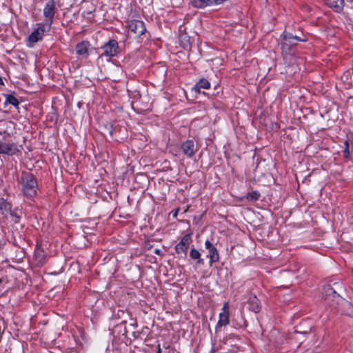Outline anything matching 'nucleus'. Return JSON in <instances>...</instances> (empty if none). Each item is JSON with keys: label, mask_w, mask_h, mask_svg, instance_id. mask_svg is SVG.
Returning <instances> with one entry per match:
<instances>
[{"label": "nucleus", "mask_w": 353, "mask_h": 353, "mask_svg": "<svg viewBox=\"0 0 353 353\" xmlns=\"http://www.w3.org/2000/svg\"><path fill=\"white\" fill-rule=\"evenodd\" d=\"M323 294L325 296V299L328 301L336 300L343 314L353 317V305L352 303L343 299L339 295L336 294V292L330 285H326L323 288Z\"/></svg>", "instance_id": "nucleus-1"}, {"label": "nucleus", "mask_w": 353, "mask_h": 353, "mask_svg": "<svg viewBox=\"0 0 353 353\" xmlns=\"http://www.w3.org/2000/svg\"><path fill=\"white\" fill-rule=\"evenodd\" d=\"M281 52L284 57L294 54L295 47L298 43L306 41L304 38L294 36L292 33L286 31H284L281 35Z\"/></svg>", "instance_id": "nucleus-2"}, {"label": "nucleus", "mask_w": 353, "mask_h": 353, "mask_svg": "<svg viewBox=\"0 0 353 353\" xmlns=\"http://www.w3.org/2000/svg\"><path fill=\"white\" fill-rule=\"evenodd\" d=\"M21 188L26 197L32 198L37 194L38 186L36 179L29 172H23L21 175Z\"/></svg>", "instance_id": "nucleus-3"}, {"label": "nucleus", "mask_w": 353, "mask_h": 353, "mask_svg": "<svg viewBox=\"0 0 353 353\" xmlns=\"http://www.w3.org/2000/svg\"><path fill=\"white\" fill-rule=\"evenodd\" d=\"M128 27L129 35L134 37H139L143 35L146 30L144 23L139 20L130 21Z\"/></svg>", "instance_id": "nucleus-4"}, {"label": "nucleus", "mask_w": 353, "mask_h": 353, "mask_svg": "<svg viewBox=\"0 0 353 353\" xmlns=\"http://www.w3.org/2000/svg\"><path fill=\"white\" fill-rule=\"evenodd\" d=\"M56 2L54 0L48 1L43 9V15L46 17V23L48 30H50L56 12Z\"/></svg>", "instance_id": "nucleus-5"}, {"label": "nucleus", "mask_w": 353, "mask_h": 353, "mask_svg": "<svg viewBox=\"0 0 353 353\" xmlns=\"http://www.w3.org/2000/svg\"><path fill=\"white\" fill-rule=\"evenodd\" d=\"M103 52L101 56L113 57L119 52L118 42L114 39H111L105 43L102 47Z\"/></svg>", "instance_id": "nucleus-6"}, {"label": "nucleus", "mask_w": 353, "mask_h": 353, "mask_svg": "<svg viewBox=\"0 0 353 353\" xmlns=\"http://www.w3.org/2000/svg\"><path fill=\"white\" fill-rule=\"evenodd\" d=\"M192 242L190 234H185L175 246V251L178 254L186 256L190 244Z\"/></svg>", "instance_id": "nucleus-7"}, {"label": "nucleus", "mask_w": 353, "mask_h": 353, "mask_svg": "<svg viewBox=\"0 0 353 353\" xmlns=\"http://www.w3.org/2000/svg\"><path fill=\"white\" fill-rule=\"evenodd\" d=\"M230 305L228 302H225L222 312L219 314V319L217 326L223 327L229 324Z\"/></svg>", "instance_id": "nucleus-8"}, {"label": "nucleus", "mask_w": 353, "mask_h": 353, "mask_svg": "<svg viewBox=\"0 0 353 353\" xmlns=\"http://www.w3.org/2000/svg\"><path fill=\"white\" fill-rule=\"evenodd\" d=\"M47 26L43 23L38 24V28L28 37V41L31 43H36L41 40L43 33L46 32Z\"/></svg>", "instance_id": "nucleus-9"}, {"label": "nucleus", "mask_w": 353, "mask_h": 353, "mask_svg": "<svg viewBox=\"0 0 353 353\" xmlns=\"http://www.w3.org/2000/svg\"><path fill=\"white\" fill-rule=\"evenodd\" d=\"M19 151L15 143L0 142V154L12 156Z\"/></svg>", "instance_id": "nucleus-10"}, {"label": "nucleus", "mask_w": 353, "mask_h": 353, "mask_svg": "<svg viewBox=\"0 0 353 353\" xmlns=\"http://www.w3.org/2000/svg\"><path fill=\"white\" fill-rule=\"evenodd\" d=\"M205 246L209 252L208 256L210 258V263L217 262L219 260V255L216 248L209 240L205 242Z\"/></svg>", "instance_id": "nucleus-11"}, {"label": "nucleus", "mask_w": 353, "mask_h": 353, "mask_svg": "<svg viewBox=\"0 0 353 353\" xmlns=\"http://www.w3.org/2000/svg\"><path fill=\"white\" fill-rule=\"evenodd\" d=\"M181 149L185 155L188 157H192L194 155L196 149L194 141L192 140H187L181 145Z\"/></svg>", "instance_id": "nucleus-12"}, {"label": "nucleus", "mask_w": 353, "mask_h": 353, "mask_svg": "<svg viewBox=\"0 0 353 353\" xmlns=\"http://www.w3.org/2000/svg\"><path fill=\"white\" fill-rule=\"evenodd\" d=\"M12 211L11 204L7 202L4 199H0V212L6 219H8V215Z\"/></svg>", "instance_id": "nucleus-13"}, {"label": "nucleus", "mask_w": 353, "mask_h": 353, "mask_svg": "<svg viewBox=\"0 0 353 353\" xmlns=\"http://www.w3.org/2000/svg\"><path fill=\"white\" fill-rule=\"evenodd\" d=\"M249 309L254 313H258L261 310L260 301L256 296H251L248 301Z\"/></svg>", "instance_id": "nucleus-14"}, {"label": "nucleus", "mask_w": 353, "mask_h": 353, "mask_svg": "<svg viewBox=\"0 0 353 353\" xmlns=\"http://www.w3.org/2000/svg\"><path fill=\"white\" fill-rule=\"evenodd\" d=\"M88 42L83 41L78 43L76 46V52L78 55H85L88 54Z\"/></svg>", "instance_id": "nucleus-15"}, {"label": "nucleus", "mask_w": 353, "mask_h": 353, "mask_svg": "<svg viewBox=\"0 0 353 353\" xmlns=\"http://www.w3.org/2000/svg\"><path fill=\"white\" fill-rule=\"evenodd\" d=\"M210 88V82L204 78L201 79L193 88L196 92L200 93L201 89H209Z\"/></svg>", "instance_id": "nucleus-16"}, {"label": "nucleus", "mask_w": 353, "mask_h": 353, "mask_svg": "<svg viewBox=\"0 0 353 353\" xmlns=\"http://www.w3.org/2000/svg\"><path fill=\"white\" fill-rule=\"evenodd\" d=\"M325 3L329 7L334 8L336 12H339L343 6L344 0H325Z\"/></svg>", "instance_id": "nucleus-17"}, {"label": "nucleus", "mask_w": 353, "mask_h": 353, "mask_svg": "<svg viewBox=\"0 0 353 353\" xmlns=\"http://www.w3.org/2000/svg\"><path fill=\"white\" fill-rule=\"evenodd\" d=\"M13 127V123L9 121L1 120L0 121V135L2 134L8 133V130Z\"/></svg>", "instance_id": "nucleus-18"}, {"label": "nucleus", "mask_w": 353, "mask_h": 353, "mask_svg": "<svg viewBox=\"0 0 353 353\" xmlns=\"http://www.w3.org/2000/svg\"><path fill=\"white\" fill-rule=\"evenodd\" d=\"M35 259L37 262L38 265H42L45 261V255L43 251L40 248H38L35 250Z\"/></svg>", "instance_id": "nucleus-19"}, {"label": "nucleus", "mask_w": 353, "mask_h": 353, "mask_svg": "<svg viewBox=\"0 0 353 353\" xmlns=\"http://www.w3.org/2000/svg\"><path fill=\"white\" fill-rule=\"evenodd\" d=\"M6 97V103L13 105L14 106L18 108L19 106V101L18 99L12 94H5Z\"/></svg>", "instance_id": "nucleus-20"}, {"label": "nucleus", "mask_w": 353, "mask_h": 353, "mask_svg": "<svg viewBox=\"0 0 353 353\" xmlns=\"http://www.w3.org/2000/svg\"><path fill=\"white\" fill-rule=\"evenodd\" d=\"M21 216L19 214L17 210H12L8 215V219H10V222L13 223H17L19 222Z\"/></svg>", "instance_id": "nucleus-21"}, {"label": "nucleus", "mask_w": 353, "mask_h": 353, "mask_svg": "<svg viewBox=\"0 0 353 353\" xmlns=\"http://www.w3.org/2000/svg\"><path fill=\"white\" fill-rule=\"evenodd\" d=\"M190 256L192 259L198 260V263H203V261L201 259V254L197 250L192 248Z\"/></svg>", "instance_id": "nucleus-22"}, {"label": "nucleus", "mask_w": 353, "mask_h": 353, "mask_svg": "<svg viewBox=\"0 0 353 353\" xmlns=\"http://www.w3.org/2000/svg\"><path fill=\"white\" fill-rule=\"evenodd\" d=\"M259 197V194L256 192L249 193L247 196V199L250 201L257 200Z\"/></svg>", "instance_id": "nucleus-23"}, {"label": "nucleus", "mask_w": 353, "mask_h": 353, "mask_svg": "<svg viewBox=\"0 0 353 353\" xmlns=\"http://www.w3.org/2000/svg\"><path fill=\"white\" fill-rule=\"evenodd\" d=\"M345 148L344 151H343L344 157H347L349 156V154H350L348 141H346L345 142Z\"/></svg>", "instance_id": "nucleus-24"}, {"label": "nucleus", "mask_w": 353, "mask_h": 353, "mask_svg": "<svg viewBox=\"0 0 353 353\" xmlns=\"http://www.w3.org/2000/svg\"><path fill=\"white\" fill-rule=\"evenodd\" d=\"M154 253L158 255H161L162 254V251L160 249H156Z\"/></svg>", "instance_id": "nucleus-25"}, {"label": "nucleus", "mask_w": 353, "mask_h": 353, "mask_svg": "<svg viewBox=\"0 0 353 353\" xmlns=\"http://www.w3.org/2000/svg\"><path fill=\"white\" fill-rule=\"evenodd\" d=\"M3 83V81L2 79L0 78V84H2Z\"/></svg>", "instance_id": "nucleus-26"}]
</instances>
